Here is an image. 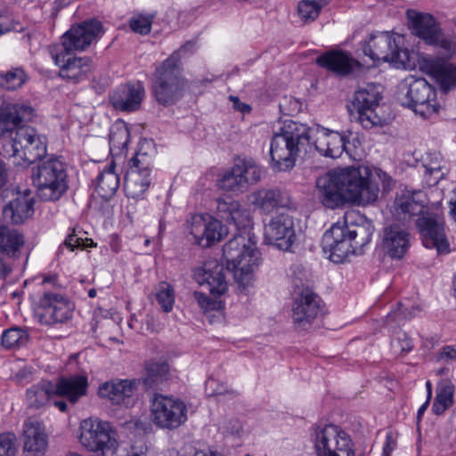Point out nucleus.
<instances>
[{"instance_id":"nucleus-1","label":"nucleus","mask_w":456,"mask_h":456,"mask_svg":"<svg viewBox=\"0 0 456 456\" xmlns=\"http://www.w3.org/2000/svg\"><path fill=\"white\" fill-rule=\"evenodd\" d=\"M316 188L320 201L330 209L346 203L371 204L379 193L372 170L363 165L331 169L317 179Z\"/></svg>"},{"instance_id":"nucleus-2","label":"nucleus","mask_w":456,"mask_h":456,"mask_svg":"<svg viewBox=\"0 0 456 456\" xmlns=\"http://www.w3.org/2000/svg\"><path fill=\"white\" fill-rule=\"evenodd\" d=\"M423 192L402 190L396 193L391 213L405 224L413 221L422 237L423 245L428 248H436L438 253L449 252L444 225L436 215L425 211Z\"/></svg>"},{"instance_id":"nucleus-3","label":"nucleus","mask_w":456,"mask_h":456,"mask_svg":"<svg viewBox=\"0 0 456 456\" xmlns=\"http://www.w3.org/2000/svg\"><path fill=\"white\" fill-rule=\"evenodd\" d=\"M312 129L305 124L287 120L270 143V166L276 172L292 169L302 152L311 148Z\"/></svg>"},{"instance_id":"nucleus-4","label":"nucleus","mask_w":456,"mask_h":456,"mask_svg":"<svg viewBox=\"0 0 456 456\" xmlns=\"http://www.w3.org/2000/svg\"><path fill=\"white\" fill-rule=\"evenodd\" d=\"M192 47V43L185 44L156 67L152 78V92L159 104L169 106L183 96L188 81L183 76L180 60L183 53Z\"/></svg>"},{"instance_id":"nucleus-5","label":"nucleus","mask_w":456,"mask_h":456,"mask_svg":"<svg viewBox=\"0 0 456 456\" xmlns=\"http://www.w3.org/2000/svg\"><path fill=\"white\" fill-rule=\"evenodd\" d=\"M372 236L370 227L348 224L347 216L344 220L334 224L322 237V249L329 258L336 263H343L350 255L370 243Z\"/></svg>"},{"instance_id":"nucleus-6","label":"nucleus","mask_w":456,"mask_h":456,"mask_svg":"<svg viewBox=\"0 0 456 456\" xmlns=\"http://www.w3.org/2000/svg\"><path fill=\"white\" fill-rule=\"evenodd\" d=\"M223 256L237 283L247 286L261 261L260 252L249 234L241 232L230 239L223 247Z\"/></svg>"},{"instance_id":"nucleus-7","label":"nucleus","mask_w":456,"mask_h":456,"mask_svg":"<svg viewBox=\"0 0 456 456\" xmlns=\"http://www.w3.org/2000/svg\"><path fill=\"white\" fill-rule=\"evenodd\" d=\"M47 153V140L45 135L28 126H22L15 132L12 140L2 144L0 155L12 159L14 166L28 167L41 160Z\"/></svg>"},{"instance_id":"nucleus-8","label":"nucleus","mask_w":456,"mask_h":456,"mask_svg":"<svg viewBox=\"0 0 456 456\" xmlns=\"http://www.w3.org/2000/svg\"><path fill=\"white\" fill-rule=\"evenodd\" d=\"M67 177L65 164L55 157L40 160L31 169L32 183L37 196L45 201L57 200L66 192Z\"/></svg>"},{"instance_id":"nucleus-9","label":"nucleus","mask_w":456,"mask_h":456,"mask_svg":"<svg viewBox=\"0 0 456 456\" xmlns=\"http://www.w3.org/2000/svg\"><path fill=\"white\" fill-rule=\"evenodd\" d=\"M79 443L87 451L105 455L118 447V433L113 425L99 418H87L79 426Z\"/></svg>"},{"instance_id":"nucleus-10","label":"nucleus","mask_w":456,"mask_h":456,"mask_svg":"<svg viewBox=\"0 0 456 456\" xmlns=\"http://www.w3.org/2000/svg\"><path fill=\"white\" fill-rule=\"evenodd\" d=\"M193 276L199 285L213 296L209 297L203 292L195 291L193 297L199 306L205 312L220 309L222 302L217 298L228 289L223 266L217 264H205L194 270Z\"/></svg>"},{"instance_id":"nucleus-11","label":"nucleus","mask_w":456,"mask_h":456,"mask_svg":"<svg viewBox=\"0 0 456 456\" xmlns=\"http://www.w3.org/2000/svg\"><path fill=\"white\" fill-rule=\"evenodd\" d=\"M152 422L163 429L174 430L187 420V407L183 401L155 394L151 401Z\"/></svg>"},{"instance_id":"nucleus-12","label":"nucleus","mask_w":456,"mask_h":456,"mask_svg":"<svg viewBox=\"0 0 456 456\" xmlns=\"http://www.w3.org/2000/svg\"><path fill=\"white\" fill-rule=\"evenodd\" d=\"M314 446L316 456H355L350 436L333 424L315 430Z\"/></svg>"},{"instance_id":"nucleus-13","label":"nucleus","mask_w":456,"mask_h":456,"mask_svg":"<svg viewBox=\"0 0 456 456\" xmlns=\"http://www.w3.org/2000/svg\"><path fill=\"white\" fill-rule=\"evenodd\" d=\"M363 53L371 60L394 63L397 68L407 67L409 52L398 46L396 39L389 32H377L370 36Z\"/></svg>"},{"instance_id":"nucleus-14","label":"nucleus","mask_w":456,"mask_h":456,"mask_svg":"<svg viewBox=\"0 0 456 456\" xmlns=\"http://www.w3.org/2000/svg\"><path fill=\"white\" fill-rule=\"evenodd\" d=\"M382 92V86L375 83L362 85L354 92L353 105L358 114V122L363 128L383 125L384 119L376 112Z\"/></svg>"},{"instance_id":"nucleus-15","label":"nucleus","mask_w":456,"mask_h":456,"mask_svg":"<svg viewBox=\"0 0 456 456\" xmlns=\"http://www.w3.org/2000/svg\"><path fill=\"white\" fill-rule=\"evenodd\" d=\"M406 92L402 104L411 109L423 118L437 111L436 107V93L435 88L423 77L406 79Z\"/></svg>"},{"instance_id":"nucleus-16","label":"nucleus","mask_w":456,"mask_h":456,"mask_svg":"<svg viewBox=\"0 0 456 456\" xmlns=\"http://www.w3.org/2000/svg\"><path fill=\"white\" fill-rule=\"evenodd\" d=\"M48 50L54 64L59 67L61 78L77 84L89 77L93 70L91 58L73 56L72 53L62 51L58 45H50Z\"/></svg>"},{"instance_id":"nucleus-17","label":"nucleus","mask_w":456,"mask_h":456,"mask_svg":"<svg viewBox=\"0 0 456 456\" xmlns=\"http://www.w3.org/2000/svg\"><path fill=\"white\" fill-rule=\"evenodd\" d=\"M416 36L426 44L438 46L447 57L456 53V37H444L435 18L428 13L408 14Z\"/></svg>"},{"instance_id":"nucleus-18","label":"nucleus","mask_w":456,"mask_h":456,"mask_svg":"<svg viewBox=\"0 0 456 456\" xmlns=\"http://www.w3.org/2000/svg\"><path fill=\"white\" fill-rule=\"evenodd\" d=\"M151 160L147 153L137 152L130 160V169L125 178V191L127 198L143 199L151 183Z\"/></svg>"},{"instance_id":"nucleus-19","label":"nucleus","mask_w":456,"mask_h":456,"mask_svg":"<svg viewBox=\"0 0 456 456\" xmlns=\"http://www.w3.org/2000/svg\"><path fill=\"white\" fill-rule=\"evenodd\" d=\"M103 33L101 21L92 19L72 26L61 37V44L57 45L65 52H82L98 39Z\"/></svg>"},{"instance_id":"nucleus-20","label":"nucleus","mask_w":456,"mask_h":456,"mask_svg":"<svg viewBox=\"0 0 456 456\" xmlns=\"http://www.w3.org/2000/svg\"><path fill=\"white\" fill-rule=\"evenodd\" d=\"M73 304L63 294L45 292L40 298L38 314L44 324L62 323L72 316Z\"/></svg>"},{"instance_id":"nucleus-21","label":"nucleus","mask_w":456,"mask_h":456,"mask_svg":"<svg viewBox=\"0 0 456 456\" xmlns=\"http://www.w3.org/2000/svg\"><path fill=\"white\" fill-rule=\"evenodd\" d=\"M265 240L278 248L288 250L296 240L294 220L288 213L281 212L265 221Z\"/></svg>"},{"instance_id":"nucleus-22","label":"nucleus","mask_w":456,"mask_h":456,"mask_svg":"<svg viewBox=\"0 0 456 456\" xmlns=\"http://www.w3.org/2000/svg\"><path fill=\"white\" fill-rule=\"evenodd\" d=\"M321 298L309 289H303L292 305V321L298 330H306L321 313Z\"/></svg>"},{"instance_id":"nucleus-23","label":"nucleus","mask_w":456,"mask_h":456,"mask_svg":"<svg viewBox=\"0 0 456 456\" xmlns=\"http://www.w3.org/2000/svg\"><path fill=\"white\" fill-rule=\"evenodd\" d=\"M445 58L431 55L422 56L419 64L420 69L433 77L444 92L456 87V65Z\"/></svg>"},{"instance_id":"nucleus-24","label":"nucleus","mask_w":456,"mask_h":456,"mask_svg":"<svg viewBox=\"0 0 456 456\" xmlns=\"http://www.w3.org/2000/svg\"><path fill=\"white\" fill-rule=\"evenodd\" d=\"M34 116V109L27 104L0 102V137L15 136L22 122H28Z\"/></svg>"},{"instance_id":"nucleus-25","label":"nucleus","mask_w":456,"mask_h":456,"mask_svg":"<svg viewBox=\"0 0 456 456\" xmlns=\"http://www.w3.org/2000/svg\"><path fill=\"white\" fill-rule=\"evenodd\" d=\"M411 236L402 225L390 224L383 229L380 248L385 256L393 260H402L411 247Z\"/></svg>"},{"instance_id":"nucleus-26","label":"nucleus","mask_w":456,"mask_h":456,"mask_svg":"<svg viewBox=\"0 0 456 456\" xmlns=\"http://www.w3.org/2000/svg\"><path fill=\"white\" fill-rule=\"evenodd\" d=\"M145 96V89L141 82L121 85L110 94V102L116 110L132 112L139 110Z\"/></svg>"},{"instance_id":"nucleus-27","label":"nucleus","mask_w":456,"mask_h":456,"mask_svg":"<svg viewBox=\"0 0 456 456\" xmlns=\"http://www.w3.org/2000/svg\"><path fill=\"white\" fill-rule=\"evenodd\" d=\"M248 200L255 208L265 214L279 208H289L291 205L289 194L279 189L256 190L248 195Z\"/></svg>"},{"instance_id":"nucleus-28","label":"nucleus","mask_w":456,"mask_h":456,"mask_svg":"<svg viewBox=\"0 0 456 456\" xmlns=\"http://www.w3.org/2000/svg\"><path fill=\"white\" fill-rule=\"evenodd\" d=\"M314 146L320 154L332 159L340 157L344 151L353 155L343 134L325 128L317 129Z\"/></svg>"},{"instance_id":"nucleus-29","label":"nucleus","mask_w":456,"mask_h":456,"mask_svg":"<svg viewBox=\"0 0 456 456\" xmlns=\"http://www.w3.org/2000/svg\"><path fill=\"white\" fill-rule=\"evenodd\" d=\"M24 451L33 455L44 454L48 445L47 435L43 423L28 419L23 427Z\"/></svg>"},{"instance_id":"nucleus-30","label":"nucleus","mask_w":456,"mask_h":456,"mask_svg":"<svg viewBox=\"0 0 456 456\" xmlns=\"http://www.w3.org/2000/svg\"><path fill=\"white\" fill-rule=\"evenodd\" d=\"M139 384L137 379H116L104 382L99 387L98 395L114 404L126 403L131 398Z\"/></svg>"},{"instance_id":"nucleus-31","label":"nucleus","mask_w":456,"mask_h":456,"mask_svg":"<svg viewBox=\"0 0 456 456\" xmlns=\"http://www.w3.org/2000/svg\"><path fill=\"white\" fill-rule=\"evenodd\" d=\"M216 204L219 216L229 224H233L239 230L250 226V214L239 201L231 198H223L217 200Z\"/></svg>"},{"instance_id":"nucleus-32","label":"nucleus","mask_w":456,"mask_h":456,"mask_svg":"<svg viewBox=\"0 0 456 456\" xmlns=\"http://www.w3.org/2000/svg\"><path fill=\"white\" fill-rule=\"evenodd\" d=\"M88 387L87 377L85 375H71L61 378L53 384L55 396L65 397L69 403H75L86 395Z\"/></svg>"},{"instance_id":"nucleus-33","label":"nucleus","mask_w":456,"mask_h":456,"mask_svg":"<svg viewBox=\"0 0 456 456\" xmlns=\"http://www.w3.org/2000/svg\"><path fill=\"white\" fill-rule=\"evenodd\" d=\"M319 66L339 75H347L357 63L348 53L343 51H330L316 60Z\"/></svg>"},{"instance_id":"nucleus-34","label":"nucleus","mask_w":456,"mask_h":456,"mask_svg":"<svg viewBox=\"0 0 456 456\" xmlns=\"http://www.w3.org/2000/svg\"><path fill=\"white\" fill-rule=\"evenodd\" d=\"M54 397L53 384L49 381L39 382L27 390V404L30 409H41Z\"/></svg>"},{"instance_id":"nucleus-35","label":"nucleus","mask_w":456,"mask_h":456,"mask_svg":"<svg viewBox=\"0 0 456 456\" xmlns=\"http://www.w3.org/2000/svg\"><path fill=\"white\" fill-rule=\"evenodd\" d=\"M33 202L25 196L18 197L4 208V216L13 224L22 223L33 214Z\"/></svg>"},{"instance_id":"nucleus-36","label":"nucleus","mask_w":456,"mask_h":456,"mask_svg":"<svg viewBox=\"0 0 456 456\" xmlns=\"http://www.w3.org/2000/svg\"><path fill=\"white\" fill-rule=\"evenodd\" d=\"M115 163L111 162L98 175L97 191L104 199L111 198L119 187V176L115 171Z\"/></svg>"},{"instance_id":"nucleus-37","label":"nucleus","mask_w":456,"mask_h":456,"mask_svg":"<svg viewBox=\"0 0 456 456\" xmlns=\"http://www.w3.org/2000/svg\"><path fill=\"white\" fill-rule=\"evenodd\" d=\"M169 370V366L163 361H151L145 363L142 380L147 387H153L162 382Z\"/></svg>"},{"instance_id":"nucleus-38","label":"nucleus","mask_w":456,"mask_h":456,"mask_svg":"<svg viewBox=\"0 0 456 456\" xmlns=\"http://www.w3.org/2000/svg\"><path fill=\"white\" fill-rule=\"evenodd\" d=\"M130 142V131L123 121L116 122L110 133V147L112 152L120 154L126 149Z\"/></svg>"},{"instance_id":"nucleus-39","label":"nucleus","mask_w":456,"mask_h":456,"mask_svg":"<svg viewBox=\"0 0 456 456\" xmlns=\"http://www.w3.org/2000/svg\"><path fill=\"white\" fill-rule=\"evenodd\" d=\"M206 216L208 214H196L189 222L190 233L192 235L194 242L203 248L209 247L208 225Z\"/></svg>"},{"instance_id":"nucleus-40","label":"nucleus","mask_w":456,"mask_h":456,"mask_svg":"<svg viewBox=\"0 0 456 456\" xmlns=\"http://www.w3.org/2000/svg\"><path fill=\"white\" fill-rule=\"evenodd\" d=\"M454 385L449 381L439 384L437 394L432 405V411L436 415L444 413L453 403Z\"/></svg>"},{"instance_id":"nucleus-41","label":"nucleus","mask_w":456,"mask_h":456,"mask_svg":"<svg viewBox=\"0 0 456 456\" xmlns=\"http://www.w3.org/2000/svg\"><path fill=\"white\" fill-rule=\"evenodd\" d=\"M234 167L237 172L240 171V176L245 181L247 189L250 184L260 181L262 169L254 159L250 158L239 159L235 161Z\"/></svg>"},{"instance_id":"nucleus-42","label":"nucleus","mask_w":456,"mask_h":456,"mask_svg":"<svg viewBox=\"0 0 456 456\" xmlns=\"http://www.w3.org/2000/svg\"><path fill=\"white\" fill-rule=\"evenodd\" d=\"M218 186L223 191L232 193H240L247 190L245 181L240 176V171L237 172L234 165L224 173L218 180Z\"/></svg>"},{"instance_id":"nucleus-43","label":"nucleus","mask_w":456,"mask_h":456,"mask_svg":"<svg viewBox=\"0 0 456 456\" xmlns=\"http://www.w3.org/2000/svg\"><path fill=\"white\" fill-rule=\"evenodd\" d=\"M323 7L322 0H301L297 4V13L305 22L314 20Z\"/></svg>"},{"instance_id":"nucleus-44","label":"nucleus","mask_w":456,"mask_h":456,"mask_svg":"<svg viewBox=\"0 0 456 456\" xmlns=\"http://www.w3.org/2000/svg\"><path fill=\"white\" fill-rule=\"evenodd\" d=\"M156 300L162 310L166 313L173 309L175 303V291L167 282H160L156 287Z\"/></svg>"},{"instance_id":"nucleus-45","label":"nucleus","mask_w":456,"mask_h":456,"mask_svg":"<svg viewBox=\"0 0 456 456\" xmlns=\"http://www.w3.org/2000/svg\"><path fill=\"white\" fill-rule=\"evenodd\" d=\"M27 76L22 69L15 68L5 74H0V86L7 90H15L26 81Z\"/></svg>"},{"instance_id":"nucleus-46","label":"nucleus","mask_w":456,"mask_h":456,"mask_svg":"<svg viewBox=\"0 0 456 456\" xmlns=\"http://www.w3.org/2000/svg\"><path fill=\"white\" fill-rule=\"evenodd\" d=\"M27 332L19 328L6 330L2 335V345L6 348L20 347L28 342Z\"/></svg>"},{"instance_id":"nucleus-47","label":"nucleus","mask_w":456,"mask_h":456,"mask_svg":"<svg viewBox=\"0 0 456 456\" xmlns=\"http://www.w3.org/2000/svg\"><path fill=\"white\" fill-rule=\"evenodd\" d=\"M153 20V14H137L130 19L129 25L134 32L147 35L151 32Z\"/></svg>"},{"instance_id":"nucleus-48","label":"nucleus","mask_w":456,"mask_h":456,"mask_svg":"<svg viewBox=\"0 0 456 456\" xmlns=\"http://www.w3.org/2000/svg\"><path fill=\"white\" fill-rule=\"evenodd\" d=\"M206 218L208 220V242L210 247L215 242H217L223 239L224 235L226 233V228L222 224L220 221L208 214Z\"/></svg>"},{"instance_id":"nucleus-49","label":"nucleus","mask_w":456,"mask_h":456,"mask_svg":"<svg viewBox=\"0 0 456 456\" xmlns=\"http://www.w3.org/2000/svg\"><path fill=\"white\" fill-rule=\"evenodd\" d=\"M206 392L209 396H215V395H224L226 394L234 395L235 392L232 389H229L227 385L219 382V380L209 378L206 381Z\"/></svg>"},{"instance_id":"nucleus-50","label":"nucleus","mask_w":456,"mask_h":456,"mask_svg":"<svg viewBox=\"0 0 456 456\" xmlns=\"http://www.w3.org/2000/svg\"><path fill=\"white\" fill-rule=\"evenodd\" d=\"M15 440L16 436L13 433L0 435V456H13L15 454Z\"/></svg>"},{"instance_id":"nucleus-51","label":"nucleus","mask_w":456,"mask_h":456,"mask_svg":"<svg viewBox=\"0 0 456 456\" xmlns=\"http://www.w3.org/2000/svg\"><path fill=\"white\" fill-rule=\"evenodd\" d=\"M435 160H431L428 163L424 165L426 173L429 175H434V183L438 182V180L444 175L442 172V165H441V157L439 154L435 153Z\"/></svg>"},{"instance_id":"nucleus-52","label":"nucleus","mask_w":456,"mask_h":456,"mask_svg":"<svg viewBox=\"0 0 456 456\" xmlns=\"http://www.w3.org/2000/svg\"><path fill=\"white\" fill-rule=\"evenodd\" d=\"M392 346L401 352V353H408L413 347V343L411 339L407 336L406 333H399L397 337L392 340Z\"/></svg>"},{"instance_id":"nucleus-53","label":"nucleus","mask_w":456,"mask_h":456,"mask_svg":"<svg viewBox=\"0 0 456 456\" xmlns=\"http://www.w3.org/2000/svg\"><path fill=\"white\" fill-rule=\"evenodd\" d=\"M92 244L93 240L91 239L86 238V240H83L82 238L77 237L75 233L69 234L63 243V245L70 251H73L77 248H85Z\"/></svg>"},{"instance_id":"nucleus-54","label":"nucleus","mask_w":456,"mask_h":456,"mask_svg":"<svg viewBox=\"0 0 456 456\" xmlns=\"http://www.w3.org/2000/svg\"><path fill=\"white\" fill-rule=\"evenodd\" d=\"M375 175L382 183L384 191H389L394 186V180L392 179V177L380 169L376 170Z\"/></svg>"},{"instance_id":"nucleus-55","label":"nucleus","mask_w":456,"mask_h":456,"mask_svg":"<svg viewBox=\"0 0 456 456\" xmlns=\"http://www.w3.org/2000/svg\"><path fill=\"white\" fill-rule=\"evenodd\" d=\"M440 358L443 360H451L456 361V346H444L441 353Z\"/></svg>"},{"instance_id":"nucleus-56","label":"nucleus","mask_w":456,"mask_h":456,"mask_svg":"<svg viewBox=\"0 0 456 456\" xmlns=\"http://www.w3.org/2000/svg\"><path fill=\"white\" fill-rule=\"evenodd\" d=\"M396 443L391 434L387 435L386 443L383 446L382 456H391V452L395 449Z\"/></svg>"},{"instance_id":"nucleus-57","label":"nucleus","mask_w":456,"mask_h":456,"mask_svg":"<svg viewBox=\"0 0 456 456\" xmlns=\"http://www.w3.org/2000/svg\"><path fill=\"white\" fill-rule=\"evenodd\" d=\"M230 100L233 102V108L236 110H238L243 114L250 112L251 107L248 104L241 102L238 97L230 96Z\"/></svg>"},{"instance_id":"nucleus-58","label":"nucleus","mask_w":456,"mask_h":456,"mask_svg":"<svg viewBox=\"0 0 456 456\" xmlns=\"http://www.w3.org/2000/svg\"><path fill=\"white\" fill-rule=\"evenodd\" d=\"M7 183V171L5 165L0 160V191Z\"/></svg>"},{"instance_id":"nucleus-59","label":"nucleus","mask_w":456,"mask_h":456,"mask_svg":"<svg viewBox=\"0 0 456 456\" xmlns=\"http://www.w3.org/2000/svg\"><path fill=\"white\" fill-rule=\"evenodd\" d=\"M449 214L452 216V218L456 221V199H452L449 201Z\"/></svg>"},{"instance_id":"nucleus-60","label":"nucleus","mask_w":456,"mask_h":456,"mask_svg":"<svg viewBox=\"0 0 456 456\" xmlns=\"http://www.w3.org/2000/svg\"><path fill=\"white\" fill-rule=\"evenodd\" d=\"M146 448L141 447L138 451L134 448H132L131 452H128L126 456H146Z\"/></svg>"},{"instance_id":"nucleus-61","label":"nucleus","mask_w":456,"mask_h":456,"mask_svg":"<svg viewBox=\"0 0 456 456\" xmlns=\"http://www.w3.org/2000/svg\"><path fill=\"white\" fill-rule=\"evenodd\" d=\"M53 404L57 407L61 412H65L67 411V403L62 400L53 401Z\"/></svg>"},{"instance_id":"nucleus-62","label":"nucleus","mask_w":456,"mask_h":456,"mask_svg":"<svg viewBox=\"0 0 456 456\" xmlns=\"http://www.w3.org/2000/svg\"><path fill=\"white\" fill-rule=\"evenodd\" d=\"M429 400L430 399H427V401L419 407V411H418V418H420L421 415L425 412V411L427 410L428 404H429Z\"/></svg>"},{"instance_id":"nucleus-63","label":"nucleus","mask_w":456,"mask_h":456,"mask_svg":"<svg viewBox=\"0 0 456 456\" xmlns=\"http://www.w3.org/2000/svg\"><path fill=\"white\" fill-rule=\"evenodd\" d=\"M426 387H427V391H428V399H430L431 395H432V385H431L430 381L428 380L426 382Z\"/></svg>"},{"instance_id":"nucleus-64","label":"nucleus","mask_w":456,"mask_h":456,"mask_svg":"<svg viewBox=\"0 0 456 456\" xmlns=\"http://www.w3.org/2000/svg\"><path fill=\"white\" fill-rule=\"evenodd\" d=\"M10 30H11L10 28L4 27L3 24H0V35L4 34Z\"/></svg>"}]
</instances>
